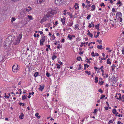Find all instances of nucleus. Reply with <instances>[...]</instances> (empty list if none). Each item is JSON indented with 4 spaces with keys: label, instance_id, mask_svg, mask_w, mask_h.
I'll use <instances>...</instances> for the list:
<instances>
[{
    "label": "nucleus",
    "instance_id": "obj_17",
    "mask_svg": "<svg viewBox=\"0 0 124 124\" xmlns=\"http://www.w3.org/2000/svg\"><path fill=\"white\" fill-rule=\"evenodd\" d=\"M39 74V73L38 72H36L34 74V77H36L38 76Z\"/></svg>",
    "mask_w": 124,
    "mask_h": 124
},
{
    "label": "nucleus",
    "instance_id": "obj_43",
    "mask_svg": "<svg viewBox=\"0 0 124 124\" xmlns=\"http://www.w3.org/2000/svg\"><path fill=\"white\" fill-rule=\"evenodd\" d=\"M98 110L96 109H95L94 110V111L93 112V113H96L97 112Z\"/></svg>",
    "mask_w": 124,
    "mask_h": 124
},
{
    "label": "nucleus",
    "instance_id": "obj_4",
    "mask_svg": "<svg viewBox=\"0 0 124 124\" xmlns=\"http://www.w3.org/2000/svg\"><path fill=\"white\" fill-rule=\"evenodd\" d=\"M18 65L16 64H15L12 66V70L14 72H16L18 70Z\"/></svg>",
    "mask_w": 124,
    "mask_h": 124
},
{
    "label": "nucleus",
    "instance_id": "obj_2",
    "mask_svg": "<svg viewBox=\"0 0 124 124\" xmlns=\"http://www.w3.org/2000/svg\"><path fill=\"white\" fill-rule=\"evenodd\" d=\"M56 12V11L55 10L50 9L47 12V13L46 15V16L48 18L49 17L54 15Z\"/></svg>",
    "mask_w": 124,
    "mask_h": 124
},
{
    "label": "nucleus",
    "instance_id": "obj_41",
    "mask_svg": "<svg viewBox=\"0 0 124 124\" xmlns=\"http://www.w3.org/2000/svg\"><path fill=\"white\" fill-rule=\"evenodd\" d=\"M78 26H79V25L78 24L75 25V28L76 29H77V28H78V30H79V28H78Z\"/></svg>",
    "mask_w": 124,
    "mask_h": 124
},
{
    "label": "nucleus",
    "instance_id": "obj_45",
    "mask_svg": "<svg viewBox=\"0 0 124 124\" xmlns=\"http://www.w3.org/2000/svg\"><path fill=\"white\" fill-rule=\"evenodd\" d=\"M5 96L4 97L5 98H9V96H8L7 95H6V93H5Z\"/></svg>",
    "mask_w": 124,
    "mask_h": 124
},
{
    "label": "nucleus",
    "instance_id": "obj_16",
    "mask_svg": "<svg viewBox=\"0 0 124 124\" xmlns=\"http://www.w3.org/2000/svg\"><path fill=\"white\" fill-rule=\"evenodd\" d=\"M118 95H119V97L118 98V97H117L116 99H118L119 101H120V100H121V98H122L121 97V94L120 93H119L118 94Z\"/></svg>",
    "mask_w": 124,
    "mask_h": 124
},
{
    "label": "nucleus",
    "instance_id": "obj_6",
    "mask_svg": "<svg viewBox=\"0 0 124 124\" xmlns=\"http://www.w3.org/2000/svg\"><path fill=\"white\" fill-rule=\"evenodd\" d=\"M19 35V37H20V38H17L16 41L13 43V44H14V45H16L18 44L20 42V39L22 38V35L21 34H20Z\"/></svg>",
    "mask_w": 124,
    "mask_h": 124
},
{
    "label": "nucleus",
    "instance_id": "obj_14",
    "mask_svg": "<svg viewBox=\"0 0 124 124\" xmlns=\"http://www.w3.org/2000/svg\"><path fill=\"white\" fill-rule=\"evenodd\" d=\"M24 116V114L23 113H22L20 115L19 118L21 119H23V117Z\"/></svg>",
    "mask_w": 124,
    "mask_h": 124
},
{
    "label": "nucleus",
    "instance_id": "obj_63",
    "mask_svg": "<svg viewBox=\"0 0 124 124\" xmlns=\"http://www.w3.org/2000/svg\"><path fill=\"white\" fill-rule=\"evenodd\" d=\"M112 67H113L115 68L116 67V66L114 64H113V65L111 66Z\"/></svg>",
    "mask_w": 124,
    "mask_h": 124
},
{
    "label": "nucleus",
    "instance_id": "obj_46",
    "mask_svg": "<svg viewBox=\"0 0 124 124\" xmlns=\"http://www.w3.org/2000/svg\"><path fill=\"white\" fill-rule=\"evenodd\" d=\"M88 35L90 37H91V38L93 37V34L92 33H90V34H89Z\"/></svg>",
    "mask_w": 124,
    "mask_h": 124
},
{
    "label": "nucleus",
    "instance_id": "obj_5",
    "mask_svg": "<svg viewBox=\"0 0 124 124\" xmlns=\"http://www.w3.org/2000/svg\"><path fill=\"white\" fill-rule=\"evenodd\" d=\"M44 34L43 35V36L41 37L40 41V46L43 45V43L45 40V36H44Z\"/></svg>",
    "mask_w": 124,
    "mask_h": 124
},
{
    "label": "nucleus",
    "instance_id": "obj_53",
    "mask_svg": "<svg viewBox=\"0 0 124 124\" xmlns=\"http://www.w3.org/2000/svg\"><path fill=\"white\" fill-rule=\"evenodd\" d=\"M104 108H105V110H108V107H104Z\"/></svg>",
    "mask_w": 124,
    "mask_h": 124
},
{
    "label": "nucleus",
    "instance_id": "obj_54",
    "mask_svg": "<svg viewBox=\"0 0 124 124\" xmlns=\"http://www.w3.org/2000/svg\"><path fill=\"white\" fill-rule=\"evenodd\" d=\"M89 25L88 26V27L89 28H90L92 27V26L91 25V24L90 23H89Z\"/></svg>",
    "mask_w": 124,
    "mask_h": 124
},
{
    "label": "nucleus",
    "instance_id": "obj_15",
    "mask_svg": "<svg viewBox=\"0 0 124 124\" xmlns=\"http://www.w3.org/2000/svg\"><path fill=\"white\" fill-rule=\"evenodd\" d=\"M27 96L26 95H24L23 96H22V100H24L25 99H26L27 98L26 97Z\"/></svg>",
    "mask_w": 124,
    "mask_h": 124
},
{
    "label": "nucleus",
    "instance_id": "obj_22",
    "mask_svg": "<svg viewBox=\"0 0 124 124\" xmlns=\"http://www.w3.org/2000/svg\"><path fill=\"white\" fill-rule=\"evenodd\" d=\"M113 80L115 81V82H116L117 81V78L115 77V76L114 75L113 76Z\"/></svg>",
    "mask_w": 124,
    "mask_h": 124
},
{
    "label": "nucleus",
    "instance_id": "obj_21",
    "mask_svg": "<svg viewBox=\"0 0 124 124\" xmlns=\"http://www.w3.org/2000/svg\"><path fill=\"white\" fill-rule=\"evenodd\" d=\"M117 4H118L119 6V7H120V6L122 5V4L121 3V2L120 1H119L117 3Z\"/></svg>",
    "mask_w": 124,
    "mask_h": 124
},
{
    "label": "nucleus",
    "instance_id": "obj_31",
    "mask_svg": "<svg viewBox=\"0 0 124 124\" xmlns=\"http://www.w3.org/2000/svg\"><path fill=\"white\" fill-rule=\"evenodd\" d=\"M105 95L102 94L101 96V97L100 98V99H103V98H104L105 97Z\"/></svg>",
    "mask_w": 124,
    "mask_h": 124
},
{
    "label": "nucleus",
    "instance_id": "obj_7",
    "mask_svg": "<svg viewBox=\"0 0 124 124\" xmlns=\"http://www.w3.org/2000/svg\"><path fill=\"white\" fill-rule=\"evenodd\" d=\"M0 58L1 61L0 62V64H1V62H3L5 60V56L3 55H1L0 57Z\"/></svg>",
    "mask_w": 124,
    "mask_h": 124
},
{
    "label": "nucleus",
    "instance_id": "obj_3",
    "mask_svg": "<svg viewBox=\"0 0 124 124\" xmlns=\"http://www.w3.org/2000/svg\"><path fill=\"white\" fill-rule=\"evenodd\" d=\"M66 1V0H55V3L59 6L61 4L65 3Z\"/></svg>",
    "mask_w": 124,
    "mask_h": 124
},
{
    "label": "nucleus",
    "instance_id": "obj_28",
    "mask_svg": "<svg viewBox=\"0 0 124 124\" xmlns=\"http://www.w3.org/2000/svg\"><path fill=\"white\" fill-rule=\"evenodd\" d=\"M56 65L57 66V68L58 69H60V65L56 63Z\"/></svg>",
    "mask_w": 124,
    "mask_h": 124
},
{
    "label": "nucleus",
    "instance_id": "obj_61",
    "mask_svg": "<svg viewBox=\"0 0 124 124\" xmlns=\"http://www.w3.org/2000/svg\"><path fill=\"white\" fill-rule=\"evenodd\" d=\"M117 124H123V123H121V122L119 121H118L117 122Z\"/></svg>",
    "mask_w": 124,
    "mask_h": 124
},
{
    "label": "nucleus",
    "instance_id": "obj_47",
    "mask_svg": "<svg viewBox=\"0 0 124 124\" xmlns=\"http://www.w3.org/2000/svg\"><path fill=\"white\" fill-rule=\"evenodd\" d=\"M98 91L99 92H100L101 93H103V91L101 89H100L98 90Z\"/></svg>",
    "mask_w": 124,
    "mask_h": 124
},
{
    "label": "nucleus",
    "instance_id": "obj_19",
    "mask_svg": "<svg viewBox=\"0 0 124 124\" xmlns=\"http://www.w3.org/2000/svg\"><path fill=\"white\" fill-rule=\"evenodd\" d=\"M73 22L69 23L67 24V26H71L72 25Z\"/></svg>",
    "mask_w": 124,
    "mask_h": 124
},
{
    "label": "nucleus",
    "instance_id": "obj_36",
    "mask_svg": "<svg viewBox=\"0 0 124 124\" xmlns=\"http://www.w3.org/2000/svg\"><path fill=\"white\" fill-rule=\"evenodd\" d=\"M16 20V19L15 18L13 17L12 18V20L11 21V22L12 23L13 21H14Z\"/></svg>",
    "mask_w": 124,
    "mask_h": 124
},
{
    "label": "nucleus",
    "instance_id": "obj_39",
    "mask_svg": "<svg viewBox=\"0 0 124 124\" xmlns=\"http://www.w3.org/2000/svg\"><path fill=\"white\" fill-rule=\"evenodd\" d=\"M28 18L30 20H31L32 19V17L31 16L28 15Z\"/></svg>",
    "mask_w": 124,
    "mask_h": 124
},
{
    "label": "nucleus",
    "instance_id": "obj_26",
    "mask_svg": "<svg viewBox=\"0 0 124 124\" xmlns=\"http://www.w3.org/2000/svg\"><path fill=\"white\" fill-rule=\"evenodd\" d=\"M85 72L87 73L88 75H89L91 74L90 72V71H88L87 70H86L85 71Z\"/></svg>",
    "mask_w": 124,
    "mask_h": 124
},
{
    "label": "nucleus",
    "instance_id": "obj_42",
    "mask_svg": "<svg viewBox=\"0 0 124 124\" xmlns=\"http://www.w3.org/2000/svg\"><path fill=\"white\" fill-rule=\"evenodd\" d=\"M100 5L101 7H104L105 6L104 4L103 3H102L101 4H100Z\"/></svg>",
    "mask_w": 124,
    "mask_h": 124
},
{
    "label": "nucleus",
    "instance_id": "obj_24",
    "mask_svg": "<svg viewBox=\"0 0 124 124\" xmlns=\"http://www.w3.org/2000/svg\"><path fill=\"white\" fill-rule=\"evenodd\" d=\"M98 78L97 77H95V82L96 83H97L98 82Z\"/></svg>",
    "mask_w": 124,
    "mask_h": 124
},
{
    "label": "nucleus",
    "instance_id": "obj_37",
    "mask_svg": "<svg viewBox=\"0 0 124 124\" xmlns=\"http://www.w3.org/2000/svg\"><path fill=\"white\" fill-rule=\"evenodd\" d=\"M84 65L85 67H86L87 68L89 66V65H88L87 64H84Z\"/></svg>",
    "mask_w": 124,
    "mask_h": 124
},
{
    "label": "nucleus",
    "instance_id": "obj_34",
    "mask_svg": "<svg viewBox=\"0 0 124 124\" xmlns=\"http://www.w3.org/2000/svg\"><path fill=\"white\" fill-rule=\"evenodd\" d=\"M43 0H37V2L38 3H41L43 1Z\"/></svg>",
    "mask_w": 124,
    "mask_h": 124
},
{
    "label": "nucleus",
    "instance_id": "obj_27",
    "mask_svg": "<svg viewBox=\"0 0 124 124\" xmlns=\"http://www.w3.org/2000/svg\"><path fill=\"white\" fill-rule=\"evenodd\" d=\"M116 112V110L115 109H114L113 110L112 113L113 114H115Z\"/></svg>",
    "mask_w": 124,
    "mask_h": 124
},
{
    "label": "nucleus",
    "instance_id": "obj_49",
    "mask_svg": "<svg viewBox=\"0 0 124 124\" xmlns=\"http://www.w3.org/2000/svg\"><path fill=\"white\" fill-rule=\"evenodd\" d=\"M97 41L98 42H99V44H102V43H101V40H97Z\"/></svg>",
    "mask_w": 124,
    "mask_h": 124
},
{
    "label": "nucleus",
    "instance_id": "obj_25",
    "mask_svg": "<svg viewBox=\"0 0 124 124\" xmlns=\"http://www.w3.org/2000/svg\"><path fill=\"white\" fill-rule=\"evenodd\" d=\"M68 38H69L70 40H71L72 39L71 35L70 34H69L68 35Z\"/></svg>",
    "mask_w": 124,
    "mask_h": 124
},
{
    "label": "nucleus",
    "instance_id": "obj_12",
    "mask_svg": "<svg viewBox=\"0 0 124 124\" xmlns=\"http://www.w3.org/2000/svg\"><path fill=\"white\" fill-rule=\"evenodd\" d=\"M39 114L38 113H36L35 114V116L36 117H37V118L38 119L39 118L41 117L40 116H39Z\"/></svg>",
    "mask_w": 124,
    "mask_h": 124
},
{
    "label": "nucleus",
    "instance_id": "obj_62",
    "mask_svg": "<svg viewBox=\"0 0 124 124\" xmlns=\"http://www.w3.org/2000/svg\"><path fill=\"white\" fill-rule=\"evenodd\" d=\"M76 41L78 40V41H79L80 40H79V37H78L76 39Z\"/></svg>",
    "mask_w": 124,
    "mask_h": 124
},
{
    "label": "nucleus",
    "instance_id": "obj_44",
    "mask_svg": "<svg viewBox=\"0 0 124 124\" xmlns=\"http://www.w3.org/2000/svg\"><path fill=\"white\" fill-rule=\"evenodd\" d=\"M84 53V51H82V52L80 51V52L79 53V54H80V55H82V54H83Z\"/></svg>",
    "mask_w": 124,
    "mask_h": 124
},
{
    "label": "nucleus",
    "instance_id": "obj_64",
    "mask_svg": "<svg viewBox=\"0 0 124 124\" xmlns=\"http://www.w3.org/2000/svg\"><path fill=\"white\" fill-rule=\"evenodd\" d=\"M122 54L124 55V49H123L122 50Z\"/></svg>",
    "mask_w": 124,
    "mask_h": 124
},
{
    "label": "nucleus",
    "instance_id": "obj_40",
    "mask_svg": "<svg viewBox=\"0 0 124 124\" xmlns=\"http://www.w3.org/2000/svg\"><path fill=\"white\" fill-rule=\"evenodd\" d=\"M81 59V57L80 56H79L78 57H77V60L79 61H80V59Z\"/></svg>",
    "mask_w": 124,
    "mask_h": 124
},
{
    "label": "nucleus",
    "instance_id": "obj_48",
    "mask_svg": "<svg viewBox=\"0 0 124 124\" xmlns=\"http://www.w3.org/2000/svg\"><path fill=\"white\" fill-rule=\"evenodd\" d=\"M91 54L92 56L94 57L95 56L94 55V52H92L91 53Z\"/></svg>",
    "mask_w": 124,
    "mask_h": 124
},
{
    "label": "nucleus",
    "instance_id": "obj_58",
    "mask_svg": "<svg viewBox=\"0 0 124 124\" xmlns=\"http://www.w3.org/2000/svg\"><path fill=\"white\" fill-rule=\"evenodd\" d=\"M58 63H60V64L61 65H62L63 64L61 62H60L59 61L58 62Z\"/></svg>",
    "mask_w": 124,
    "mask_h": 124
},
{
    "label": "nucleus",
    "instance_id": "obj_9",
    "mask_svg": "<svg viewBox=\"0 0 124 124\" xmlns=\"http://www.w3.org/2000/svg\"><path fill=\"white\" fill-rule=\"evenodd\" d=\"M46 17H43V18L41 19L40 21V23H43L44 22L46 21Z\"/></svg>",
    "mask_w": 124,
    "mask_h": 124
},
{
    "label": "nucleus",
    "instance_id": "obj_51",
    "mask_svg": "<svg viewBox=\"0 0 124 124\" xmlns=\"http://www.w3.org/2000/svg\"><path fill=\"white\" fill-rule=\"evenodd\" d=\"M122 101H123L124 102V95H123L122 97Z\"/></svg>",
    "mask_w": 124,
    "mask_h": 124
},
{
    "label": "nucleus",
    "instance_id": "obj_33",
    "mask_svg": "<svg viewBox=\"0 0 124 124\" xmlns=\"http://www.w3.org/2000/svg\"><path fill=\"white\" fill-rule=\"evenodd\" d=\"M50 74L48 72H46V75L47 77H49L50 76Z\"/></svg>",
    "mask_w": 124,
    "mask_h": 124
},
{
    "label": "nucleus",
    "instance_id": "obj_50",
    "mask_svg": "<svg viewBox=\"0 0 124 124\" xmlns=\"http://www.w3.org/2000/svg\"><path fill=\"white\" fill-rule=\"evenodd\" d=\"M119 21H120V22H121L122 21V18L120 17H119Z\"/></svg>",
    "mask_w": 124,
    "mask_h": 124
},
{
    "label": "nucleus",
    "instance_id": "obj_1",
    "mask_svg": "<svg viewBox=\"0 0 124 124\" xmlns=\"http://www.w3.org/2000/svg\"><path fill=\"white\" fill-rule=\"evenodd\" d=\"M14 37H13L11 36H8V38L6 39V40L4 42L5 43L4 46H5L9 47L14 40Z\"/></svg>",
    "mask_w": 124,
    "mask_h": 124
},
{
    "label": "nucleus",
    "instance_id": "obj_10",
    "mask_svg": "<svg viewBox=\"0 0 124 124\" xmlns=\"http://www.w3.org/2000/svg\"><path fill=\"white\" fill-rule=\"evenodd\" d=\"M65 18L64 17L63 18H62L61 19V21L63 25H64L65 23Z\"/></svg>",
    "mask_w": 124,
    "mask_h": 124
},
{
    "label": "nucleus",
    "instance_id": "obj_55",
    "mask_svg": "<svg viewBox=\"0 0 124 124\" xmlns=\"http://www.w3.org/2000/svg\"><path fill=\"white\" fill-rule=\"evenodd\" d=\"M112 12H114L115 11V8H112Z\"/></svg>",
    "mask_w": 124,
    "mask_h": 124
},
{
    "label": "nucleus",
    "instance_id": "obj_23",
    "mask_svg": "<svg viewBox=\"0 0 124 124\" xmlns=\"http://www.w3.org/2000/svg\"><path fill=\"white\" fill-rule=\"evenodd\" d=\"M110 59L109 58H108L107 59V64H111V62L109 61Z\"/></svg>",
    "mask_w": 124,
    "mask_h": 124
},
{
    "label": "nucleus",
    "instance_id": "obj_59",
    "mask_svg": "<svg viewBox=\"0 0 124 124\" xmlns=\"http://www.w3.org/2000/svg\"><path fill=\"white\" fill-rule=\"evenodd\" d=\"M109 123H113V121H112V120L111 119L110 120H109Z\"/></svg>",
    "mask_w": 124,
    "mask_h": 124
},
{
    "label": "nucleus",
    "instance_id": "obj_32",
    "mask_svg": "<svg viewBox=\"0 0 124 124\" xmlns=\"http://www.w3.org/2000/svg\"><path fill=\"white\" fill-rule=\"evenodd\" d=\"M57 56H56L55 55H54V56H53L52 57V59L53 60H54V59L55 58H56Z\"/></svg>",
    "mask_w": 124,
    "mask_h": 124
},
{
    "label": "nucleus",
    "instance_id": "obj_18",
    "mask_svg": "<svg viewBox=\"0 0 124 124\" xmlns=\"http://www.w3.org/2000/svg\"><path fill=\"white\" fill-rule=\"evenodd\" d=\"M102 46L101 45H98L97 46V47L98 49H103V48H102Z\"/></svg>",
    "mask_w": 124,
    "mask_h": 124
},
{
    "label": "nucleus",
    "instance_id": "obj_52",
    "mask_svg": "<svg viewBox=\"0 0 124 124\" xmlns=\"http://www.w3.org/2000/svg\"><path fill=\"white\" fill-rule=\"evenodd\" d=\"M88 43V42H87L86 43H85V42L83 43V42H82L81 43V44H85L86 45H87Z\"/></svg>",
    "mask_w": 124,
    "mask_h": 124
},
{
    "label": "nucleus",
    "instance_id": "obj_60",
    "mask_svg": "<svg viewBox=\"0 0 124 124\" xmlns=\"http://www.w3.org/2000/svg\"><path fill=\"white\" fill-rule=\"evenodd\" d=\"M50 46L49 45H46V47H47V48H49L50 47Z\"/></svg>",
    "mask_w": 124,
    "mask_h": 124
},
{
    "label": "nucleus",
    "instance_id": "obj_11",
    "mask_svg": "<svg viewBox=\"0 0 124 124\" xmlns=\"http://www.w3.org/2000/svg\"><path fill=\"white\" fill-rule=\"evenodd\" d=\"M78 4L77 3H76L75 4L74 7L75 9H77L78 8H79V6H78Z\"/></svg>",
    "mask_w": 124,
    "mask_h": 124
},
{
    "label": "nucleus",
    "instance_id": "obj_35",
    "mask_svg": "<svg viewBox=\"0 0 124 124\" xmlns=\"http://www.w3.org/2000/svg\"><path fill=\"white\" fill-rule=\"evenodd\" d=\"M81 64H79V68L78 69V70H79L80 69H82V68H81Z\"/></svg>",
    "mask_w": 124,
    "mask_h": 124
},
{
    "label": "nucleus",
    "instance_id": "obj_30",
    "mask_svg": "<svg viewBox=\"0 0 124 124\" xmlns=\"http://www.w3.org/2000/svg\"><path fill=\"white\" fill-rule=\"evenodd\" d=\"M55 37L54 34H53L52 35V37H51V38H52V40H54L55 39Z\"/></svg>",
    "mask_w": 124,
    "mask_h": 124
},
{
    "label": "nucleus",
    "instance_id": "obj_8",
    "mask_svg": "<svg viewBox=\"0 0 124 124\" xmlns=\"http://www.w3.org/2000/svg\"><path fill=\"white\" fill-rule=\"evenodd\" d=\"M39 88L38 89L40 91H42L44 87V85H39Z\"/></svg>",
    "mask_w": 124,
    "mask_h": 124
},
{
    "label": "nucleus",
    "instance_id": "obj_29",
    "mask_svg": "<svg viewBox=\"0 0 124 124\" xmlns=\"http://www.w3.org/2000/svg\"><path fill=\"white\" fill-rule=\"evenodd\" d=\"M100 33V32H99V31L98 32H97V35L96 36H95V35L94 36V37L95 38L98 37L99 36V34Z\"/></svg>",
    "mask_w": 124,
    "mask_h": 124
},
{
    "label": "nucleus",
    "instance_id": "obj_57",
    "mask_svg": "<svg viewBox=\"0 0 124 124\" xmlns=\"http://www.w3.org/2000/svg\"><path fill=\"white\" fill-rule=\"evenodd\" d=\"M58 24V22L57 21H56L55 22V24H54V25H57V24Z\"/></svg>",
    "mask_w": 124,
    "mask_h": 124
},
{
    "label": "nucleus",
    "instance_id": "obj_38",
    "mask_svg": "<svg viewBox=\"0 0 124 124\" xmlns=\"http://www.w3.org/2000/svg\"><path fill=\"white\" fill-rule=\"evenodd\" d=\"M91 15L90 14H89V15H88V16H87L86 17V18L87 19L89 20V18L91 17Z\"/></svg>",
    "mask_w": 124,
    "mask_h": 124
},
{
    "label": "nucleus",
    "instance_id": "obj_13",
    "mask_svg": "<svg viewBox=\"0 0 124 124\" xmlns=\"http://www.w3.org/2000/svg\"><path fill=\"white\" fill-rule=\"evenodd\" d=\"M92 8L91 9L92 11H93L95 9V7L94 5H93L91 6Z\"/></svg>",
    "mask_w": 124,
    "mask_h": 124
},
{
    "label": "nucleus",
    "instance_id": "obj_20",
    "mask_svg": "<svg viewBox=\"0 0 124 124\" xmlns=\"http://www.w3.org/2000/svg\"><path fill=\"white\" fill-rule=\"evenodd\" d=\"M118 15V16H120V17L122 16V14L120 12H117L116 14V15Z\"/></svg>",
    "mask_w": 124,
    "mask_h": 124
},
{
    "label": "nucleus",
    "instance_id": "obj_56",
    "mask_svg": "<svg viewBox=\"0 0 124 124\" xmlns=\"http://www.w3.org/2000/svg\"><path fill=\"white\" fill-rule=\"evenodd\" d=\"M94 56H99V54L98 53H95L94 54Z\"/></svg>",
    "mask_w": 124,
    "mask_h": 124
}]
</instances>
